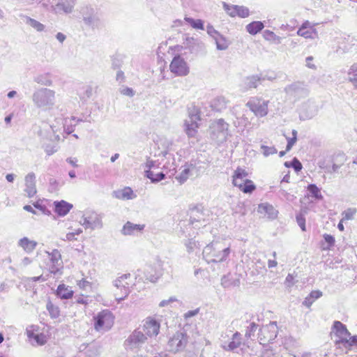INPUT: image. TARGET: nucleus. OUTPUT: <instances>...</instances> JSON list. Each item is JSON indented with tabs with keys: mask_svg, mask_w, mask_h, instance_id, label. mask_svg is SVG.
<instances>
[{
	"mask_svg": "<svg viewBox=\"0 0 357 357\" xmlns=\"http://www.w3.org/2000/svg\"><path fill=\"white\" fill-rule=\"evenodd\" d=\"M203 253L208 261L222 262L230 253V245H226L223 241H213L204 248Z\"/></svg>",
	"mask_w": 357,
	"mask_h": 357,
	"instance_id": "1",
	"label": "nucleus"
},
{
	"mask_svg": "<svg viewBox=\"0 0 357 357\" xmlns=\"http://www.w3.org/2000/svg\"><path fill=\"white\" fill-rule=\"evenodd\" d=\"M32 100L37 108L50 110L55 105L56 92L47 88L38 89L33 92Z\"/></svg>",
	"mask_w": 357,
	"mask_h": 357,
	"instance_id": "2",
	"label": "nucleus"
},
{
	"mask_svg": "<svg viewBox=\"0 0 357 357\" xmlns=\"http://www.w3.org/2000/svg\"><path fill=\"white\" fill-rule=\"evenodd\" d=\"M93 321L96 331H108L114 324V316L108 310H104L93 317Z\"/></svg>",
	"mask_w": 357,
	"mask_h": 357,
	"instance_id": "3",
	"label": "nucleus"
},
{
	"mask_svg": "<svg viewBox=\"0 0 357 357\" xmlns=\"http://www.w3.org/2000/svg\"><path fill=\"white\" fill-rule=\"evenodd\" d=\"M278 326L275 321L263 326L259 331L258 339L261 344L266 346L272 343L278 334Z\"/></svg>",
	"mask_w": 357,
	"mask_h": 357,
	"instance_id": "4",
	"label": "nucleus"
},
{
	"mask_svg": "<svg viewBox=\"0 0 357 357\" xmlns=\"http://www.w3.org/2000/svg\"><path fill=\"white\" fill-rule=\"evenodd\" d=\"M333 326L335 329V334L338 337L336 341L337 344H342L345 347H351L357 343V337L351 336L346 326L340 321H335Z\"/></svg>",
	"mask_w": 357,
	"mask_h": 357,
	"instance_id": "5",
	"label": "nucleus"
},
{
	"mask_svg": "<svg viewBox=\"0 0 357 357\" xmlns=\"http://www.w3.org/2000/svg\"><path fill=\"white\" fill-rule=\"evenodd\" d=\"M229 124L222 119H218L211 127V138L218 144L226 142L228 137Z\"/></svg>",
	"mask_w": 357,
	"mask_h": 357,
	"instance_id": "6",
	"label": "nucleus"
},
{
	"mask_svg": "<svg viewBox=\"0 0 357 357\" xmlns=\"http://www.w3.org/2000/svg\"><path fill=\"white\" fill-rule=\"evenodd\" d=\"M201 120L199 109L194 107L189 112L188 119L185 121V132L188 137H194L197 133L198 122Z\"/></svg>",
	"mask_w": 357,
	"mask_h": 357,
	"instance_id": "7",
	"label": "nucleus"
},
{
	"mask_svg": "<svg viewBox=\"0 0 357 357\" xmlns=\"http://www.w3.org/2000/svg\"><path fill=\"white\" fill-rule=\"evenodd\" d=\"M284 92L289 98H293L296 100L305 98L308 96L309 90L303 82H296L287 86Z\"/></svg>",
	"mask_w": 357,
	"mask_h": 357,
	"instance_id": "8",
	"label": "nucleus"
},
{
	"mask_svg": "<svg viewBox=\"0 0 357 357\" xmlns=\"http://www.w3.org/2000/svg\"><path fill=\"white\" fill-rule=\"evenodd\" d=\"M268 100H264L258 98L250 99L246 106L257 116L263 117L268 114Z\"/></svg>",
	"mask_w": 357,
	"mask_h": 357,
	"instance_id": "9",
	"label": "nucleus"
},
{
	"mask_svg": "<svg viewBox=\"0 0 357 357\" xmlns=\"http://www.w3.org/2000/svg\"><path fill=\"white\" fill-rule=\"evenodd\" d=\"M142 330L147 337H156L160 330V323L153 317H148L143 321Z\"/></svg>",
	"mask_w": 357,
	"mask_h": 357,
	"instance_id": "10",
	"label": "nucleus"
},
{
	"mask_svg": "<svg viewBox=\"0 0 357 357\" xmlns=\"http://www.w3.org/2000/svg\"><path fill=\"white\" fill-rule=\"evenodd\" d=\"M169 68L177 76H185L189 73V67L183 57L176 55L172 61Z\"/></svg>",
	"mask_w": 357,
	"mask_h": 357,
	"instance_id": "11",
	"label": "nucleus"
},
{
	"mask_svg": "<svg viewBox=\"0 0 357 357\" xmlns=\"http://www.w3.org/2000/svg\"><path fill=\"white\" fill-rule=\"evenodd\" d=\"M188 342V337L185 333L178 331L174 333L168 342L171 351L177 352L183 350Z\"/></svg>",
	"mask_w": 357,
	"mask_h": 357,
	"instance_id": "12",
	"label": "nucleus"
},
{
	"mask_svg": "<svg viewBox=\"0 0 357 357\" xmlns=\"http://www.w3.org/2000/svg\"><path fill=\"white\" fill-rule=\"evenodd\" d=\"M318 113V106L316 103L309 100L303 103L300 108L299 117L302 121H305L312 119Z\"/></svg>",
	"mask_w": 357,
	"mask_h": 357,
	"instance_id": "13",
	"label": "nucleus"
},
{
	"mask_svg": "<svg viewBox=\"0 0 357 357\" xmlns=\"http://www.w3.org/2000/svg\"><path fill=\"white\" fill-rule=\"evenodd\" d=\"M48 255L50 257L49 271L53 274L61 273L63 269V261L60 252L55 249L48 252Z\"/></svg>",
	"mask_w": 357,
	"mask_h": 357,
	"instance_id": "14",
	"label": "nucleus"
},
{
	"mask_svg": "<svg viewBox=\"0 0 357 357\" xmlns=\"http://www.w3.org/2000/svg\"><path fill=\"white\" fill-rule=\"evenodd\" d=\"M84 24L92 29H100L102 27V22L100 15L94 11L93 8H90L89 15L83 16Z\"/></svg>",
	"mask_w": 357,
	"mask_h": 357,
	"instance_id": "15",
	"label": "nucleus"
},
{
	"mask_svg": "<svg viewBox=\"0 0 357 357\" xmlns=\"http://www.w3.org/2000/svg\"><path fill=\"white\" fill-rule=\"evenodd\" d=\"M74 5V3H70L67 0H56V2L51 6V11L56 15L70 14L73 10Z\"/></svg>",
	"mask_w": 357,
	"mask_h": 357,
	"instance_id": "16",
	"label": "nucleus"
},
{
	"mask_svg": "<svg viewBox=\"0 0 357 357\" xmlns=\"http://www.w3.org/2000/svg\"><path fill=\"white\" fill-rule=\"evenodd\" d=\"M61 121V125L57 126L54 124L51 125L52 130L54 133H56V132L59 131L61 128L63 129V131L69 135L74 131L73 126H75L80 120L77 119L75 117H72L70 119H59Z\"/></svg>",
	"mask_w": 357,
	"mask_h": 357,
	"instance_id": "17",
	"label": "nucleus"
},
{
	"mask_svg": "<svg viewBox=\"0 0 357 357\" xmlns=\"http://www.w3.org/2000/svg\"><path fill=\"white\" fill-rule=\"evenodd\" d=\"M24 185V192L28 197L31 198L37 193L36 174L33 172H29L25 176Z\"/></svg>",
	"mask_w": 357,
	"mask_h": 357,
	"instance_id": "18",
	"label": "nucleus"
},
{
	"mask_svg": "<svg viewBox=\"0 0 357 357\" xmlns=\"http://www.w3.org/2000/svg\"><path fill=\"white\" fill-rule=\"evenodd\" d=\"M232 183L244 193H252L256 188L254 183L249 179L239 178L233 176Z\"/></svg>",
	"mask_w": 357,
	"mask_h": 357,
	"instance_id": "19",
	"label": "nucleus"
},
{
	"mask_svg": "<svg viewBox=\"0 0 357 357\" xmlns=\"http://www.w3.org/2000/svg\"><path fill=\"white\" fill-rule=\"evenodd\" d=\"M195 165L192 163H185L180 168V173L176 176L175 178L178 181L180 184L184 183L190 176L192 175V172L195 169Z\"/></svg>",
	"mask_w": 357,
	"mask_h": 357,
	"instance_id": "20",
	"label": "nucleus"
},
{
	"mask_svg": "<svg viewBox=\"0 0 357 357\" xmlns=\"http://www.w3.org/2000/svg\"><path fill=\"white\" fill-rule=\"evenodd\" d=\"M162 154L167 160L163 165V168L170 173L169 176L174 175L177 167L174 155L169 151H164Z\"/></svg>",
	"mask_w": 357,
	"mask_h": 357,
	"instance_id": "21",
	"label": "nucleus"
},
{
	"mask_svg": "<svg viewBox=\"0 0 357 357\" xmlns=\"http://www.w3.org/2000/svg\"><path fill=\"white\" fill-rule=\"evenodd\" d=\"M53 204L55 213L61 217L67 215L73 207L72 204L64 200L55 201Z\"/></svg>",
	"mask_w": 357,
	"mask_h": 357,
	"instance_id": "22",
	"label": "nucleus"
},
{
	"mask_svg": "<svg viewBox=\"0 0 357 357\" xmlns=\"http://www.w3.org/2000/svg\"><path fill=\"white\" fill-rule=\"evenodd\" d=\"M56 295L61 299H70L73 297L74 291L71 287L65 284H60L56 290Z\"/></svg>",
	"mask_w": 357,
	"mask_h": 357,
	"instance_id": "23",
	"label": "nucleus"
},
{
	"mask_svg": "<svg viewBox=\"0 0 357 357\" xmlns=\"http://www.w3.org/2000/svg\"><path fill=\"white\" fill-rule=\"evenodd\" d=\"M258 211L267 217L273 220L278 215V211L268 203H262L259 205Z\"/></svg>",
	"mask_w": 357,
	"mask_h": 357,
	"instance_id": "24",
	"label": "nucleus"
},
{
	"mask_svg": "<svg viewBox=\"0 0 357 357\" xmlns=\"http://www.w3.org/2000/svg\"><path fill=\"white\" fill-rule=\"evenodd\" d=\"M84 223H100L102 215L91 210L86 211L83 215Z\"/></svg>",
	"mask_w": 357,
	"mask_h": 357,
	"instance_id": "25",
	"label": "nucleus"
},
{
	"mask_svg": "<svg viewBox=\"0 0 357 357\" xmlns=\"http://www.w3.org/2000/svg\"><path fill=\"white\" fill-rule=\"evenodd\" d=\"M114 195L116 198L123 200L132 199L136 197V195L134 194L133 190L129 187L114 191Z\"/></svg>",
	"mask_w": 357,
	"mask_h": 357,
	"instance_id": "26",
	"label": "nucleus"
},
{
	"mask_svg": "<svg viewBox=\"0 0 357 357\" xmlns=\"http://www.w3.org/2000/svg\"><path fill=\"white\" fill-rule=\"evenodd\" d=\"M37 244L36 241L30 240L27 237L21 238L18 242L19 246L27 253L32 252L36 249Z\"/></svg>",
	"mask_w": 357,
	"mask_h": 357,
	"instance_id": "27",
	"label": "nucleus"
},
{
	"mask_svg": "<svg viewBox=\"0 0 357 357\" xmlns=\"http://www.w3.org/2000/svg\"><path fill=\"white\" fill-rule=\"evenodd\" d=\"M242 343L241 335L238 332H236L231 339V341L225 346H224L225 349L229 351H233L237 348H238Z\"/></svg>",
	"mask_w": 357,
	"mask_h": 357,
	"instance_id": "28",
	"label": "nucleus"
},
{
	"mask_svg": "<svg viewBox=\"0 0 357 357\" xmlns=\"http://www.w3.org/2000/svg\"><path fill=\"white\" fill-rule=\"evenodd\" d=\"M149 337L144 333V331H135L129 337L128 342L131 345L132 344H137L144 342Z\"/></svg>",
	"mask_w": 357,
	"mask_h": 357,
	"instance_id": "29",
	"label": "nucleus"
},
{
	"mask_svg": "<svg viewBox=\"0 0 357 357\" xmlns=\"http://www.w3.org/2000/svg\"><path fill=\"white\" fill-rule=\"evenodd\" d=\"M26 334L30 340H34L38 345H43L47 342V337L43 333H37L33 330H28Z\"/></svg>",
	"mask_w": 357,
	"mask_h": 357,
	"instance_id": "30",
	"label": "nucleus"
},
{
	"mask_svg": "<svg viewBox=\"0 0 357 357\" xmlns=\"http://www.w3.org/2000/svg\"><path fill=\"white\" fill-rule=\"evenodd\" d=\"M323 295L322 292L319 290H313L310 294L305 297L304 301L303 302V305L307 307H310L311 305L314 303V302L321 297Z\"/></svg>",
	"mask_w": 357,
	"mask_h": 357,
	"instance_id": "31",
	"label": "nucleus"
},
{
	"mask_svg": "<svg viewBox=\"0 0 357 357\" xmlns=\"http://www.w3.org/2000/svg\"><path fill=\"white\" fill-rule=\"evenodd\" d=\"M24 22L38 32L45 31V26L43 24L29 16H24Z\"/></svg>",
	"mask_w": 357,
	"mask_h": 357,
	"instance_id": "32",
	"label": "nucleus"
},
{
	"mask_svg": "<svg viewBox=\"0 0 357 357\" xmlns=\"http://www.w3.org/2000/svg\"><path fill=\"white\" fill-rule=\"evenodd\" d=\"M347 79L357 89V63H353L347 70Z\"/></svg>",
	"mask_w": 357,
	"mask_h": 357,
	"instance_id": "33",
	"label": "nucleus"
},
{
	"mask_svg": "<svg viewBox=\"0 0 357 357\" xmlns=\"http://www.w3.org/2000/svg\"><path fill=\"white\" fill-rule=\"evenodd\" d=\"M264 27L263 22L260 21H254L246 25V31L251 35H256L260 32Z\"/></svg>",
	"mask_w": 357,
	"mask_h": 357,
	"instance_id": "34",
	"label": "nucleus"
},
{
	"mask_svg": "<svg viewBox=\"0 0 357 357\" xmlns=\"http://www.w3.org/2000/svg\"><path fill=\"white\" fill-rule=\"evenodd\" d=\"M93 95V89L91 86L86 85L79 89L78 96L82 102H86L91 98Z\"/></svg>",
	"mask_w": 357,
	"mask_h": 357,
	"instance_id": "35",
	"label": "nucleus"
},
{
	"mask_svg": "<svg viewBox=\"0 0 357 357\" xmlns=\"http://www.w3.org/2000/svg\"><path fill=\"white\" fill-rule=\"evenodd\" d=\"M228 101L223 96H218L215 98L212 102V107L216 111H222L227 106Z\"/></svg>",
	"mask_w": 357,
	"mask_h": 357,
	"instance_id": "36",
	"label": "nucleus"
},
{
	"mask_svg": "<svg viewBox=\"0 0 357 357\" xmlns=\"http://www.w3.org/2000/svg\"><path fill=\"white\" fill-rule=\"evenodd\" d=\"M145 176L151 180L152 183H158L165 178V174L163 172L154 173L153 171L146 169L144 171Z\"/></svg>",
	"mask_w": 357,
	"mask_h": 357,
	"instance_id": "37",
	"label": "nucleus"
},
{
	"mask_svg": "<svg viewBox=\"0 0 357 357\" xmlns=\"http://www.w3.org/2000/svg\"><path fill=\"white\" fill-rule=\"evenodd\" d=\"M357 213L356 208H348L342 213V218L339 223H342L344 221L354 220V217Z\"/></svg>",
	"mask_w": 357,
	"mask_h": 357,
	"instance_id": "38",
	"label": "nucleus"
},
{
	"mask_svg": "<svg viewBox=\"0 0 357 357\" xmlns=\"http://www.w3.org/2000/svg\"><path fill=\"white\" fill-rule=\"evenodd\" d=\"M307 190L309 192V196L317 200H321L323 196L321 193V190L315 184H309L307 187Z\"/></svg>",
	"mask_w": 357,
	"mask_h": 357,
	"instance_id": "39",
	"label": "nucleus"
},
{
	"mask_svg": "<svg viewBox=\"0 0 357 357\" xmlns=\"http://www.w3.org/2000/svg\"><path fill=\"white\" fill-rule=\"evenodd\" d=\"M297 34L305 38L314 39L318 37V32L315 29H310L307 30L303 29H298V30L297 31Z\"/></svg>",
	"mask_w": 357,
	"mask_h": 357,
	"instance_id": "40",
	"label": "nucleus"
},
{
	"mask_svg": "<svg viewBox=\"0 0 357 357\" xmlns=\"http://www.w3.org/2000/svg\"><path fill=\"white\" fill-rule=\"evenodd\" d=\"M261 82L259 75L249 76L245 79V85L248 89H256Z\"/></svg>",
	"mask_w": 357,
	"mask_h": 357,
	"instance_id": "41",
	"label": "nucleus"
},
{
	"mask_svg": "<svg viewBox=\"0 0 357 357\" xmlns=\"http://www.w3.org/2000/svg\"><path fill=\"white\" fill-rule=\"evenodd\" d=\"M213 40H215L216 47L218 50H225L228 48L229 43L227 40L226 38L220 33Z\"/></svg>",
	"mask_w": 357,
	"mask_h": 357,
	"instance_id": "42",
	"label": "nucleus"
},
{
	"mask_svg": "<svg viewBox=\"0 0 357 357\" xmlns=\"http://www.w3.org/2000/svg\"><path fill=\"white\" fill-rule=\"evenodd\" d=\"M184 20L188 23L193 29H204V21L200 19L195 20L190 17H185Z\"/></svg>",
	"mask_w": 357,
	"mask_h": 357,
	"instance_id": "43",
	"label": "nucleus"
},
{
	"mask_svg": "<svg viewBox=\"0 0 357 357\" xmlns=\"http://www.w3.org/2000/svg\"><path fill=\"white\" fill-rule=\"evenodd\" d=\"M47 310L49 312L50 317L53 319L58 318L60 316L59 307L54 305L52 301H49L47 303Z\"/></svg>",
	"mask_w": 357,
	"mask_h": 357,
	"instance_id": "44",
	"label": "nucleus"
},
{
	"mask_svg": "<svg viewBox=\"0 0 357 357\" xmlns=\"http://www.w3.org/2000/svg\"><path fill=\"white\" fill-rule=\"evenodd\" d=\"M128 278L127 275H123L120 277L119 279L116 280V286L119 287H123L124 290V294L128 295L129 291L130 283L126 282V280Z\"/></svg>",
	"mask_w": 357,
	"mask_h": 357,
	"instance_id": "45",
	"label": "nucleus"
},
{
	"mask_svg": "<svg viewBox=\"0 0 357 357\" xmlns=\"http://www.w3.org/2000/svg\"><path fill=\"white\" fill-rule=\"evenodd\" d=\"M223 8L226 13L231 17L236 16L237 5H229L225 2H222Z\"/></svg>",
	"mask_w": 357,
	"mask_h": 357,
	"instance_id": "46",
	"label": "nucleus"
},
{
	"mask_svg": "<svg viewBox=\"0 0 357 357\" xmlns=\"http://www.w3.org/2000/svg\"><path fill=\"white\" fill-rule=\"evenodd\" d=\"M264 37L267 40L276 41L278 43H280V37L270 30H265L264 31Z\"/></svg>",
	"mask_w": 357,
	"mask_h": 357,
	"instance_id": "47",
	"label": "nucleus"
},
{
	"mask_svg": "<svg viewBox=\"0 0 357 357\" xmlns=\"http://www.w3.org/2000/svg\"><path fill=\"white\" fill-rule=\"evenodd\" d=\"M143 227H139V225H125L122 231L125 235L132 234L136 229H142Z\"/></svg>",
	"mask_w": 357,
	"mask_h": 357,
	"instance_id": "48",
	"label": "nucleus"
},
{
	"mask_svg": "<svg viewBox=\"0 0 357 357\" xmlns=\"http://www.w3.org/2000/svg\"><path fill=\"white\" fill-rule=\"evenodd\" d=\"M257 328V324L255 322H252L250 326L248 327L245 333V337L247 339H250L251 337H252L255 335V331Z\"/></svg>",
	"mask_w": 357,
	"mask_h": 357,
	"instance_id": "49",
	"label": "nucleus"
},
{
	"mask_svg": "<svg viewBox=\"0 0 357 357\" xmlns=\"http://www.w3.org/2000/svg\"><path fill=\"white\" fill-rule=\"evenodd\" d=\"M236 16L242 18H245L249 16V9L247 7L243 6H237Z\"/></svg>",
	"mask_w": 357,
	"mask_h": 357,
	"instance_id": "50",
	"label": "nucleus"
},
{
	"mask_svg": "<svg viewBox=\"0 0 357 357\" xmlns=\"http://www.w3.org/2000/svg\"><path fill=\"white\" fill-rule=\"evenodd\" d=\"M34 81L36 82H37L38 84L45 85V86H50L52 84V81L50 79H49L43 75H40V76L36 77L34 79Z\"/></svg>",
	"mask_w": 357,
	"mask_h": 357,
	"instance_id": "51",
	"label": "nucleus"
},
{
	"mask_svg": "<svg viewBox=\"0 0 357 357\" xmlns=\"http://www.w3.org/2000/svg\"><path fill=\"white\" fill-rule=\"evenodd\" d=\"M261 149L262 150L263 155L265 157H268L271 155L275 154L277 153V149L274 146H268L265 145L261 146Z\"/></svg>",
	"mask_w": 357,
	"mask_h": 357,
	"instance_id": "52",
	"label": "nucleus"
},
{
	"mask_svg": "<svg viewBox=\"0 0 357 357\" xmlns=\"http://www.w3.org/2000/svg\"><path fill=\"white\" fill-rule=\"evenodd\" d=\"M198 215H201V213L197 208H192L190 210V223L202 221V219L198 217Z\"/></svg>",
	"mask_w": 357,
	"mask_h": 357,
	"instance_id": "53",
	"label": "nucleus"
},
{
	"mask_svg": "<svg viewBox=\"0 0 357 357\" xmlns=\"http://www.w3.org/2000/svg\"><path fill=\"white\" fill-rule=\"evenodd\" d=\"M259 75L261 82L265 80L273 81L276 78V75L274 73H261Z\"/></svg>",
	"mask_w": 357,
	"mask_h": 357,
	"instance_id": "54",
	"label": "nucleus"
},
{
	"mask_svg": "<svg viewBox=\"0 0 357 357\" xmlns=\"http://www.w3.org/2000/svg\"><path fill=\"white\" fill-rule=\"evenodd\" d=\"M248 175V172L245 169H242L241 167H238L235 170L234 174L233 176H236V177H238L241 179V178L247 179L246 178H247Z\"/></svg>",
	"mask_w": 357,
	"mask_h": 357,
	"instance_id": "55",
	"label": "nucleus"
},
{
	"mask_svg": "<svg viewBox=\"0 0 357 357\" xmlns=\"http://www.w3.org/2000/svg\"><path fill=\"white\" fill-rule=\"evenodd\" d=\"M291 167L294 168V169L298 172L302 169V164L301 162L296 158H294L289 163Z\"/></svg>",
	"mask_w": 357,
	"mask_h": 357,
	"instance_id": "56",
	"label": "nucleus"
},
{
	"mask_svg": "<svg viewBox=\"0 0 357 357\" xmlns=\"http://www.w3.org/2000/svg\"><path fill=\"white\" fill-rule=\"evenodd\" d=\"M324 238L326 241V242L328 243V246L326 248H323V250H328L332 247L335 243V238L329 235V234H324Z\"/></svg>",
	"mask_w": 357,
	"mask_h": 357,
	"instance_id": "57",
	"label": "nucleus"
},
{
	"mask_svg": "<svg viewBox=\"0 0 357 357\" xmlns=\"http://www.w3.org/2000/svg\"><path fill=\"white\" fill-rule=\"evenodd\" d=\"M77 285L78 286V287L80 289L84 290L87 287H91V283L90 282H89L88 280H86V279H82L77 282Z\"/></svg>",
	"mask_w": 357,
	"mask_h": 357,
	"instance_id": "58",
	"label": "nucleus"
},
{
	"mask_svg": "<svg viewBox=\"0 0 357 357\" xmlns=\"http://www.w3.org/2000/svg\"><path fill=\"white\" fill-rule=\"evenodd\" d=\"M33 206L36 208L38 209L40 211H41V213L43 214L50 213V211L47 208V207L43 205L39 201L33 203Z\"/></svg>",
	"mask_w": 357,
	"mask_h": 357,
	"instance_id": "59",
	"label": "nucleus"
},
{
	"mask_svg": "<svg viewBox=\"0 0 357 357\" xmlns=\"http://www.w3.org/2000/svg\"><path fill=\"white\" fill-rule=\"evenodd\" d=\"M341 166H342L341 164L333 163L332 165V166H326L325 167L326 172L328 173H330V174L337 172V171L341 167Z\"/></svg>",
	"mask_w": 357,
	"mask_h": 357,
	"instance_id": "60",
	"label": "nucleus"
},
{
	"mask_svg": "<svg viewBox=\"0 0 357 357\" xmlns=\"http://www.w3.org/2000/svg\"><path fill=\"white\" fill-rule=\"evenodd\" d=\"M206 31L207 33L213 39L220 34V33L218 31H216L211 24L207 25Z\"/></svg>",
	"mask_w": 357,
	"mask_h": 357,
	"instance_id": "61",
	"label": "nucleus"
},
{
	"mask_svg": "<svg viewBox=\"0 0 357 357\" xmlns=\"http://www.w3.org/2000/svg\"><path fill=\"white\" fill-rule=\"evenodd\" d=\"M197 40L193 37H187L185 40L184 45L189 49H192L193 45L197 44Z\"/></svg>",
	"mask_w": 357,
	"mask_h": 357,
	"instance_id": "62",
	"label": "nucleus"
},
{
	"mask_svg": "<svg viewBox=\"0 0 357 357\" xmlns=\"http://www.w3.org/2000/svg\"><path fill=\"white\" fill-rule=\"evenodd\" d=\"M160 144L165 149H167L168 151L171 146L173 145V142L172 140L167 139L166 138L165 139H160Z\"/></svg>",
	"mask_w": 357,
	"mask_h": 357,
	"instance_id": "63",
	"label": "nucleus"
},
{
	"mask_svg": "<svg viewBox=\"0 0 357 357\" xmlns=\"http://www.w3.org/2000/svg\"><path fill=\"white\" fill-rule=\"evenodd\" d=\"M121 93L125 96L132 97L134 96L135 93L132 89L130 87H125L121 90Z\"/></svg>",
	"mask_w": 357,
	"mask_h": 357,
	"instance_id": "64",
	"label": "nucleus"
}]
</instances>
